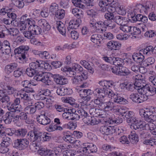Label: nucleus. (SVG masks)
<instances>
[{
	"instance_id": "f257e3e1",
	"label": "nucleus",
	"mask_w": 156,
	"mask_h": 156,
	"mask_svg": "<svg viewBox=\"0 0 156 156\" xmlns=\"http://www.w3.org/2000/svg\"><path fill=\"white\" fill-rule=\"evenodd\" d=\"M139 113L140 115L148 122H153L156 120V107L140 108Z\"/></svg>"
},
{
	"instance_id": "f03ea898",
	"label": "nucleus",
	"mask_w": 156,
	"mask_h": 156,
	"mask_svg": "<svg viewBox=\"0 0 156 156\" xmlns=\"http://www.w3.org/2000/svg\"><path fill=\"white\" fill-rule=\"evenodd\" d=\"M28 138L33 142H44L48 141L51 139V137L46 132H38L30 131L28 133Z\"/></svg>"
},
{
	"instance_id": "7ed1b4c3",
	"label": "nucleus",
	"mask_w": 156,
	"mask_h": 156,
	"mask_svg": "<svg viewBox=\"0 0 156 156\" xmlns=\"http://www.w3.org/2000/svg\"><path fill=\"white\" fill-rule=\"evenodd\" d=\"M27 75L30 77H32L34 76V78H38L42 77V78H63V77L58 74L53 75L51 73L49 72H39L36 70H34L30 67L28 68L26 70Z\"/></svg>"
},
{
	"instance_id": "20e7f679",
	"label": "nucleus",
	"mask_w": 156,
	"mask_h": 156,
	"mask_svg": "<svg viewBox=\"0 0 156 156\" xmlns=\"http://www.w3.org/2000/svg\"><path fill=\"white\" fill-rule=\"evenodd\" d=\"M126 122L130 125L131 129L135 130L138 129L144 130L148 128V126L145 122L141 121L136 117H132L130 119H127Z\"/></svg>"
},
{
	"instance_id": "39448f33",
	"label": "nucleus",
	"mask_w": 156,
	"mask_h": 156,
	"mask_svg": "<svg viewBox=\"0 0 156 156\" xmlns=\"http://www.w3.org/2000/svg\"><path fill=\"white\" fill-rule=\"evenodd\" d=\"M29 47L27 45H21L14 50L15 54L18 55V57L19 59L22 60L26 62L27 58L26 55H27Z\"/></svg>"
},
{
	"instance_id": "423d86ee",
	"label": "nucleus",
	"mask_w": 156,
	"mask_h": 156,
	"mask_svg": "<svg viewBox=\"0 0 156 156\" xmlns=\"http://www.w3.org/2000/svg\"><path fill=\"white\" fill-rule=\"evenodd\" d=\"M108 81L105 80L100 81L99 84L103 87L102 88H97L95 89L93 91L94 94L95 95L104 98L106 94L105 92V90L109 89L108 87Z\"/></svg>"
},
{
	"instance_id": "0eeeda50",
	"label": "nucleus",
	"mask_w": 156,
	"mask_h": 156,
	"mask_svg": "<svg viewBox=\"0 0 156 156\" xmlns=\"http://www.w3.org/2000/svg\"><path fill=\"white\" fill-rule=\"evenodd\" d=\"M152 3L148 1L147 2L145 5H143L137 3L136 5L135 8L134 9L133 11H137V12L142 11H144L145 13L147 12L148 11H150V9L151 11L154 9V7Z\"/></svg>"
},
{
	"instance_id": "6e6552de",
	"label": "nucleus",
	"mask_w": 156,
	"mask_h": 156,
	"mask_svg": "<svg viewBox=\"0 0 156 156\" xmlns=\"http://www.w3.org/2000/svg\"><path fill=\"white\" fill-rule=\"evenodd\" d=\"M129 98L133 101L139 103L147 100L148 97L147 95L138 92L137 93L131 94L130 95Z\"/></svg>"
},
{
	"instance_id": "1a4fd4ad",
	"label": "nucleus",
	"mask_w": 156,
	"mask_h": 156,
	"mask_svg": "<svg viewBox=\"0 0 156 156\" xmlns=\"http://www.w3.org/2000/svg\"><path fill=\"white\" fill-rule=\"evenodd\" d=\"M137 91L140 93L145 95H146L147 93L149 92L151 93L150 95H152L156 93V88L151 87L149 84H146L145 82V84L143 85L141 88L137 89Z\"/></svg>"
},
{
	"instance_id": "9d476101",
	"label": "nucleus",
	"mask_w": 156,
	"mask_h": 156,
	"mask_svg": "<svg viewBox=\"0 0 156 156\" xmlns=\"http://www.w3.org/2000/svg\"><path fill=\"white\" fill-rule=\"evenodd\" d=\"M82 151L83 154L87 155L91 153L97 151V148L96 146L92 144L86 143L83 144L82 146Z\"/></svg>"
},
{
	"instance_id": "9b49d317",
	"label": "nucleus",
	"mask_w": 156,
	"mask_h": 156,
	"mask_svg": "<svg viewBox=\"0 0 156 156\" xmlns=\"http://www.w3.org/2000/svg\"><path fill=\"white\" fill-rule=\"evenodd\" d=\"M73 134L69 131H67L64 133V136L63 138L64 141L66 142H69L70 143H75L76 147H78L80 145L81 143L79 140H76L75 138L72 136Z\"/></svg>"
},
{
	"instance_id": "f8f14e48",
	"label": "nucleus",
	"mask_w": 156,
	"mask_h": 156,
	"mask_svg": "<svg viewBox=\"0 0 156 156\" xmlns=\"http://www.w3.org/2000/svg\"><path fill=\"white\" fill-rule=\"evenodd\" d=\"M29 141L26 139H17L15 141L13 146L20 150H23L27 147L29 144Z\"/></svg>"
},
{
	"instance_id": "ddd939ff",
	"label": "nucleus",
	"mask_w": 156,
	"mask_h": 156,
	"mask_svg": "<svg viewBox=\"0 0 156 156\" xmlns=\"http://www.w3.org/2000/svg\"><path fill=\"white\" fill-rule=\"evenodd\" d=\"M101 118L89 116L83 118L84 121L89 125H97L101 122Z\"/></svg>"
},
{
	"instance_id": "4468645a",
	"label": "nucleus",
	"mask_w": 156,
	"mask_h": 156,
	"mask_svg": "<svg viewBox=\"0 0 156 156\" xmlns=\"http://www.w3.org/2000/svg\"><path fill=\"white\" fill-rule=\"evenodd\" d=\"M100 131L102 134L107 136L112 135L115 133L114 128L111 126H102L100 128Z\"/></svg>"
},
{
	"instance_id": "2eb2a0df",
	"label": "nucleus",
	"mask_w": 156,
	"mask_h": 156,
	"mask_svg": "<svg viewBox=\"0 0 156 156\" xmlns=\"http://www.w3.org/2000/svg\"><path fill=\"white\" fill-rule=\"evenodd\" d=\"M115 106L113 102L109 101L102 104L101 108L105 112L111 111L113 113Z\"/></svg>"
},
{
	"instance_id": "dca6fc26",
	"label": "nucleus",
	"mask_w": 156,
	"mask_h": 156,
	"mask_svg": "<svg viewBox=\"0 0 156 156\" xmlns=\"http://www.w3.org/2000/svg\"><path fill=\"white\" fill-rule=\"evenodd\" d=\"M37 25L41 27L43 32L49 31L51 28L50 25L44 19L39 20L37 22Z\"/></svg>"
},
{
	"instance_id": "f3484780",
	"label": "nucleus",
	"mask_w": 156,
	"mask_h": 156,
	"mask_svg": "<svg viewBox=\"0 0 156 156\" xmlns=\"http://www.w3.org/2000/svg\"><path fill=\"white\" fill-rule=\"evenodd\" d=\"M9 138H4L3 142L1 144L2 147L0 148V152L5 153L7 152L9 150Z\"/></svg>"
},
{
	"instance_id": "a211bd4d",
	"label": "nucleus",
	"mask_w": 156,
	"mask_h": 156,
	"mask_svg": "<svg viewBox=\"0 0 156 156\" xmlns=\"http://www.w3.org/2000/svg\"><path fill=\"white\" fill-rule=\"evenodd\" d=\"M82 98L81 107L83 108L92 109L95 106L94 105H92L91 103L88 104V102L91 99L90 96L83 97Z\"/></svg>"
},
{
	"instance_id": "6ab92c4d",
	"label": "nucleus",
	"mask_w": 156,
	"mask_h": 156,
	"mask_svg": "<svg viewBox=\"0 0 156 156\" xmlns=\"http://www.w3.org/2000/svg\"><path fill=\"white\" fill-rule=\"evenodd\" d=\"M35 0H11L12 5H15L20 8H23L24 6V2L26 3H31Z\"/></svg>"
},
{
	"instance_id": "aec40b11",
	"label": "nucleus",
	"mask_w": 156,
	"mask_h": 156,
	"mask_svg": "<svg viewBox=\"0 0 156 156\" xmlns=\"http://www.w3.org/2000/svg\"><path fill=\"white\" fill-rule=\"evenodd\" d=\"M37 119L40 124L44 125H47L51 122V119L44 114L38 115Z\"/></svg>"
},
{
	"instance_id": "412c9836",
	"label": "nucleus",
	"mask_w": 156,
	"mask_h": 156,
	"mask_svg": "<svg viewBox=\"0 0 156 156\" xmlns=\"http://www.w3.org/2000/svg\"><path fill=\"white\" fill-rule=\"evenodd\" d=\"M107 46L111 50H117L120 49L121 44L118 41H111L107 44Z\"/></svg>"
},
{
	"instance_id": "4be33fe9",
	"label": "nucleus",
	"mask_w": 156,
	"mask_h": 156,
	"mask_svg": "<svg viewBox=\"0 0 156 156\" xmlns=\"http://www.w3.org/2000/svg\"><path fill=\"white\" fill-rule=\"evenodd\" d=\"M81 23V20L80 18L70 20L69 23V27H68V30L69 31L71 29H75L77 28Z\"/></svg>"
},
{
	"instance_id": "5701e85b",
	"label": "nucleus",
	"mask_w": 156,
	"mask_h": 156,
	"mask_svg": "<svg viewBox=\"0 0 156 156\" xmlns=\"http://www.w3.org/2000/svg\"><path fill=\"white\" fill-rule=\"evenodd\" d=\"M38 153L41 156H53L54 154L53 151L41 147L37 151Z\"/></svg>"
},
{
	"instance_id": "b1692460",
	"label": "nucleus",
	"mask_w": 156,
	"mask_h": 156,
	"mask_svg": "<svg viewBox=\"0 0 156 156\" xmlns=\"http://www.w3.org/2000/svg\"><path fill=\"white\" fill-rule=\"evenodd\" d=\"M127 112V109L125 107L116 105L113 113L116 115L123 116Z\"/></svg>"
},
{
	"instance_id": "393cba45",
	"label": "nucleus",
	"mask_w": 156,
	"mask_h": 156,
	"mask_svg": "<svg viewBox=\"0 0 156 156\" xmlns=\"http://www.w3.org/2000/svg\"><path fill=\"white\" fill-rule=\"evenodd\" d=\"M39 79H33V80L30 82V85L35 86L37 84L39 81H41L44 84L47 85L51 84L52 83V80H50L49 79H41L40 80H38Z\"/></svg>"
},
{
	"instance_id": "a878e982",
	"label": "nucleus",
	"mask_w": 156,
	"mask_h": 156,
	"mask_svg": "<svg viewBox=\"0 0 156 156\" xmlns=\"http://www.w3.org/2000/svg\"><path fill=\"white\" fill-rule=\"evenodd\" d=\"M113 20L116 23L120 26L126 24L128 21L127 18L119 15L116 16H115Z\"/></svg>"
},
{
	"instance_id": "bb28decb",
	"label": "nucleus",
	"mask_w": 156,
	"mask_h": 156,
	"mask_svg": "<svg viewBox=\"0 0 156 156\" xmlns=\"http://www.w3.org/2000/svg\"><path fill=\"white\" fill-rule=\"evenodd\" d=\"M112 100L114 102L119 104H125L127 102L126 99L119 94H116L113 98Z\"/></svg>"
},
{
	"instance_id": "cd10ccee",
	"label": "nucleus",
	"mask_w": 156,
	"mask_h": 156,
	"mask_svg": "<svg viewBox=\"0 0 156 156\" xmlns=\"http://www.w3.org/2000/svg\"><path fill=\"white\" fill-rule=\"evenodd\" d=\"M95 28L100 33H102L106 30V27L105 24V21L103 22L101 21H99L97 22L96 24Z\"/></svg>"
},
{
	"instance_id": "c85d7f7f",
	"label": "nucleus",
	"mask_w": 156,
	"mask_h": 156,
	"mask_svg": "<svg viewBox=\"0 0 156 156\" xmlns=\"http://www.w3.org/2000/svg\"><path fill=\"white\" fill-rule=\"evenodd\" d=\"M19 94L21 98L24 101L25 103H28V104H34V100L31 99L28 94H26L24 90Z\"/></svg>"
},
{
	"instance_id": "c756f323",
	"label": "nucleus",
	"mask_w": 156,
	"mask_h": 156,
	"mask_svg": "<svg viewBox=\"0 0 156 156\" xmlns=\"http://www.w3.org/2000/svg\"><path fill=\"white\" fill-rule=\"evenodd\" d=\"M20 102L19 98H17L15 100L14 106L12 105V107L13 108H12L10 107V112H16L17 111L20 112L22 108L21 106L19 105Z\"/></svg>"
},
{
	"instance_id": "7c9ffc66",
	"label": "nucleus",
	"mask_w": 156,
	"mask_h": 156,
	"mask_svg": "<svg viewBox=\"0 0 156 156\" xmlns=\"http://www.w3.org/2000/svg\"><path fill=\"white\" fill-rule=\"evenodd\" d=\"M86 79H72V81L73 83L75 84H81L82 87H85L88 86V84L86 82Z\"/></svg>"
},
{
	"instance_id": "2f4dec72",
	"label": "nucleus",
	"mask_w": 156,
	"mask_h": 156,
	"mask_svg": "<svg viewBox=\"0 0 156 156\" xmlns=\"http://www.w3.org/2000/svg\"><path fill=\"white\" fill-rule=\"evenodd\" d=\"M86 0H71V2L76 7L84 9L85 8L84 5L86 2Z\"/></svg>"
},
{
	"instance_id": "473e14b6",
	"label": "nucleus",
	"mask_w": 156,
	"mask_h": 156,
	"mask_svg": "<svg viewBox=\"0 0 156 156\" xmlns=\"http://www.w3.org/2000/svg\"><path fill=\"white\" fill-rule=\"evenodd\" d=\"M107 122L110 124H119L122 122V119L119 117L115 118L114 116L109 118Z\"/></svg>"
},
{
	"instance_id": "72a5a7b5",
	"label": "nucleus",
	"mask_w": 156,
	"mask_h": 156,
	"mask_svg": "<svg viewBox=\"0 0 156 156\" xmlns=\"http://www.w3.org/2000/svg\"><path fill=\"white\" fill-rule=\"evenodd\" d=\"M90 40L94 43L98 44L101 43L102 39L100 35L98 34H94L91 36Z\"/></svg>"
},
{
	"instance_id": "f704fd0d",
	"label": "nucleus",
	"mask_w": 156,
	"mask_h": 156,
	"mask_svg": "<svg viewBox=\"0 0 156 156\" xmlns=\"http://www.w3.org/2000/svg\"><path fill=\"white\" fill-rule=\"evenodd\" d=\"M73 109L66 108L64 110L65 112L63 113V118L65 119L68 120H71L72 112Z\"/></svg>"
},
{
	"instance_id": "c9c22d12",
	"label": "nucleus",
	"mask_w": 156,
	"mask_h": 156,
	"mask_svg": "<svg viewBox=\"0 0 156 156\" xmlns=\"http://www.w3.org/2000/svg\"><path fill=\"white\" fill-rule=\"evenodd\" d=\"M146 79H135L134 83L135 87V89L137 90L138 88H140L143 85L145 84L146 82Z\"/></svg>"
},
{
	"instance_id": "e433bc0d",
	"label": "nucleus",
	"mask_w": 156,
	"mask_h": 156,
	"mask_svg": "<svg viewBox=\"0 0 156 156\" xmlns=\"http://www.w3.org/2000/svg\"><path fill=\"white\" fill-rule=\"evenodd\" d=\"M57 28L59 32L62 35H64L66 33V28L64 23L60 21L56 22Z\"/></svg>"
},
{
	"instance_id": "4c0bfd02",
	"label": "nucleus",
	"mask_w": 156,
	"mask_h": 156,
	"mask_svg": "<svg viewBox=\"0 0 156 156\" xmlns=\"http://www.w3.org/2000/svg\"><path fill=\"white\" fill-rule=\"evenodd\" d=\"M80 63L83 65L85 68L88 69L89 72L92 73L94 72V69L91 66L92 63H90L85 60H81L80 61Z\"/></svg>"
},
{
	"instance_id": "58836bf2",
	"label": "nucleus",
	"mask_w": 156,
	"mask_h": 156,
	"mask_svg": "<svg viewBox=\"0 0 156 156\" xmlns=\"http://www.w3.org/2000/svg\"><path fill=\"white\" fill-rule=\"evenodd\" d=\"M132 57L135 61L139 63L142 62L144 59V55L141 54L140 53H134L132 55Z\"/></svg>"
},
{
	"instance_id": "ea45409f",
	"label": "nucleus",
	"mask_w": 156,
	"mask_h": 156,
	"mask_svg": "<svg viewBox=\"0 0 156 156\" xmlns=\"http://www.w3.org/2000/svg\"><path fill=\"white\" fill-rule=\"evenodd\" d=\"M71 12L73 15L76 17L80 19L83 17V12L81 9L75 8L72 9Z\"/></svg>"
},
{
	"instance_id": "a19ab883",
	"label": "nucleus",
	"mask_w": 156,
	"mask_h": 156,
	"mask_svg": "<svg viewBox=\"0 0 156 156\" xmlns=\"http://www.w3.org/2000/svg\"><path fill=\"white\" fill-rule=\"evenodd\" d=\"M134 14L133 15L132 14L131 16V19L130 20L132 22H135L136 21H140L141 20L142 14H137L136 11H133Z\"/></svg>"
},
{
	"instance_id": "79ce46f5",
	"label": "nucleus",
	"mask_w": 156,
	"mask_h": 156,
	"mask_svg": "<svg viewBox=\"0 0 156 156\" xmlns=\"http://www.w3.org/2000/svg\"><path fill=\"white\" fill-rule=\"evenodd\" d=\"M80 95L81 97H83L89 96L91 95L93 92L90 89H84L83 91L80 90L79 91Z\"/></svg>"
},
{
	"instance_id": "37998d69",
	"label": "nucleus",
	"mask_w": 156,
	"mask_h": 156,
	"mask_svg": "<svg viewBox=\"0 0 156 156\" xmlns=\"http://www.w3.org/2000/svg\"><path fill=\"white\" fill-rule=\"evenodd\" d=\"M130 141L133 144H136L138 141L137 135L134 132H131L129 136Z\"/></svg>"
},
{
	"instance_id": "c03bdc74",
	"label": "nucleus",
	"mask_w": 156,
	"mask_h": 156,
	"mask_svg": "<svg viewBox=\"0 0 156 156\" xmlns=\"http://www.w3.org/2000/svg\"><path fill=\"white\" fill-rule=\"evenodd\" d=\"M149 124H147L148 126V128L145 129L149 130L150 132L152 134L156 135V128L154 124L152 122H149Z\"/></svg>"
},
{
	"instance_id": "a18cd8bd",
	"label": "nucleus",
	"mask_w": 156,
	"mask_h": 156,
	"mask_svg": "<svg viewBox=\"0 0 156 156\" xmlns=\"http://www.w3.org/2000/svg\"><path fill=\"white\" fill-rule=\"evenodd\" d=\"M46 129L49 132H51L56 130H61L63 129V128L61 126H58L56 124H51L48 127H47Z\"/></svg>"
},
{
	"instance_id": "49530a36",
	"label": "nucleus",
	"mask_w": 156,
	"mask_h": 156,
	"mask_svg": "<svg viewBox=\"0 0 156 156\" xmlns=\"http://www.w3.org/2000/svg\"><path fill=\"white\" fill-rule=\"evenodd\" d=\"M40 60L32 62L29 64L30 68L34 70H36L37 69H40Z\"/></svg>"
},
{
	"instance_id": "de8ad7c7",
	"label": "nucleus",
	"mask_w": 156,
	"mask_h": 156,
	"mask_svg": "<svg viewBox=\"0 0 156 156\" xmlns=\"http://www.w3.org/2000/svg\"><path fill=\"white\" fill-rule=\"evenodd\" d=\"M133 27L126 25L125 24L120 26L119 28L124 32L125 33L130 32L132 34Z\"/></svg>"
},
{
	"instance_id": "09e8293b",
	"label": "nucleus",
	"mask_w": 156,
	"mask_h": 156,
	"mask_svg": "<svg viewBox=\"0 0 156 156\" xmlns=\"http://www.w3.org/2000/svg\"><path fill=\"white\" fill-rule=\"evenodd\" d=\"M27 104L29 105L28 106L25 108V111H27V113L30 114L34 113L37 109L34 104Z\"/></svg>"
},
{
	"instance_id": "8fccbe9b",
	"label": "nucleus",
	"mask_w": 156,
	"mask_h": 156,
	"mask_svg": "<svg viewBox=\"0 0 156 156\" xmlns=\"http://www.w3.org/2000/svg\"><path fill=\"white\" fill-rule=\"evenodd\" d=\"M65 15V11L62 9H58L55 15L58 19H62L64 18Z\"/></svg>"
},
{
	"instance_id": "3c124183",
	"label": "nucleus",
	"mask_w": 156,
	"mask_h": 156,
	"mask_svg": "<svg viewBox=\"0 0 156 156\" xmlns=\"http://www.w3.org/2000/svg\"><path fill=\"white\" fill-rule=\"evenodd\" d=\"M62 100L63 102L68 103L71 105L75 104V100L71 97H68L66 98H62Z\"/></svg>"
},
{
	"instance_id": "603ef678",
	"label": "nucleus",
	"mask_w": 156,
	"mask_h": 156,
	"mask_svg": "<svg viewBox=\"0 0 156 156\" xmlns=\"http://www.w3.org/2000/svg\"><path fill=\"white\" fill-rule=\"evenodd\" d=\"M58 6L56 3H52L49 7V11L53 14L55 15L58 10Z\"/></svg>"
},
{
	"instance_id": "864d4df0",
	"label": "nucleus",
	"mask_w": 156,
	"mask_h": 156,
	"mask_svg": "<svg viewBox=\"0 0 156 156\" xmlns=\"http://www.w3.org/2000/svg\"><path fill=\"white\" fill-rule=\"evenodd\" d=\"M112 20H105V24L106 27L109 29H112L115 27L114 21Z\"/></svg>"
},
{
	"instance_id": "5fc2aeb1",
	"label": "nucleus",
	"mask_w": 156,
	"mask_h": 156,
	"mask_svg": "<svg viewBox=\"0 0 156 156\" xmlns=\"http://www.w3.org/2000/svg\"><path fill=\"white\" fill-rule=\"evenodd\" d=\"M25 22L29 26L28 28L31 30V29H32L33 27H34L35 25V21L32 19H27V20H25Z\"/></svg>"
},
{
	"instance_id": "6e6d98bb",
	"label": "nucleus",
	"mask_w": 156,
	"mask_h": 156,
	"mask_svg": "<svg viewBox=\"0 0 156 156\" xmlns=\"http://www.w3.org/2000/svg\"><path fill=\"white\" fill-rule=\"evenodd\" d=\"M112 4H110V5L107 8V11L108 12L113 13L116 10L115 7L117 5V3L115 2L114 1L111 2Z\"/></svg>"
},
{
	"instance_id": "4d7b16f0",
	"label": "nucleus",
	"mask_w": 156,
	"mask_h": 156,
	"mask_svg": "<svg viewBox=\"0 0 156 156\" xmlns=\"http://www.w3.org/2000/svg\"><path fill=\"white\" fill-rule=\"evenodd\" d=\"M38 25H36L32 29H31L34 35H38L43 33L42 30Z\"/></svg>"
},
{
	"instance_id": "13d9d810",
	"label": "nucleus",
	"mask_w": 156,
	"mask_h": 156,
	"mask_svg": "<svg viewBox=\"0 0 156 156\" xmlns=\"http://www.w3.org/2000/svg\"><path fill=\"white\" fill-rule=\"evenodd\" d=\"M10 16L12 20L11 21L10 24L11 25L13 26L14 27H16L18 25V22L16 20V14L13 12L10 13Z\"/></svg>"
},
{
	"instance_id": "bf43d9fd",
	"label": "nucleus",
	"mask_w": 156,
	"mask_h": 156,
	"mask_svg": "<svg viewBox=\"0 0 156 156\" xmlns=\"http://www.w3.org/2000/svg\"><path fill=\"white\" fill-rule=\"evenodd\" d=\"M155 61V59L153 57H149L144 61V65L147 67L154 64Z\"/></svg>"
},
{
	"instance_id": "052dcab7",
	"label": "nucleus",
	"mask_w": 156,
	"mask_h": 156,
	"mask_svg": "<svg viewBox=\"0 0 156 156\" xmlns=\"http://www.w3.org/2000/svg\"><path fill=\"white\" fill-rule=\"evenodd\" d=\"M115 66H121L124 64L123 60L119 58H114L113 64Z\"/></svg>"
},
{
	"instance_id": "680f3d73",
	"label": "nucleus",
	"mask_w": 156,
	"mask_h": 156,
	"mask_svg": "<svg viewBox=\"0 0 156 156\" xmlns=\"http://www.w3.org/2000/svg\"><path fill=\"white\" fill-rule=\"evenodd\" d=\"M3 103L7 104V107L9 110V105L10 104V98L7 94L6 95L2 98L0 100Z\"/></svg>"
},
{
	"instance_id": "e2e57ef3",
	"label": "nucleus",
	"mask_w": 156,
	"mask_h": 156,
	"mask_svg": "<svg viewBox=\"0 0 156 156\" xmlns=\"http://www.w3.org/2000/svg\"><path fill=\"white\" fill-rule=\"evenodd\" d=\"M128 69L125 67L122 66L120 70L119 73V75L120 76L128 75L130 73Z\"/></svg>"
},
{
	"instance_id": "0e129e2a",
	"label": "nucleus",
	"mask_w": 156,
	"mask_h": 156,
	"mask_svg": "<svg viewBox=\"0 0 156 156\" xmlns=\"http://www.w3.org/2000/svg\"><path fill=\"white\" fill-rule=\"evenodd\" d=\"M27 133V130L25 129H18L15 132L16 134L19 136H24Z\"/></svg>"
},
{
	"instance_id": "69168bd1",
	"label": "nucleus",
	"mask_w": 156,
	"mask_h": 156,
	"mask_svg": "<svg viewBox=\"0 0 156 156\" xmlns=\"http://www.w3.org/2000/svg\"><path fill=\"white\" fill-rule=\"evenodd\" d=\"M40 69H44L47 70H50L51 69L50 65L44 61L40 60Z\"/></svg>"
},
{
	"instance_id": "338daca9",
	"label": "nucleus",
	"mask_w": 156,
	"mask_h": 156,
	"mask_svg": "<svg viewBox=\"0 0 156 156\" xmlns=\"http://www.w3.org/2000/svg\"><path fill=\"white\" fill-rule=\"evenodd\" d=\"M28 29V31H24L23 33L25 37L28 39H32L34 37V35L31 29Z\"/></svg>"
},
{
	"instance_id": "774afa93",
	"label": "nucleus",
	"mask_w": 156,
	"mask_h": 156,
	"mask_svg": "<svg viewBox=\"0 0 156 156\" xmlns=\"http://www.w3.org/2000/svg\"><path fill=\"white\" fill-rule=\"evenodd\" d=\"M105 91V93L107 96L112 100L116 94L114 93L113 91L110 89H106Z\"/></svg>"
}]
</instances>
